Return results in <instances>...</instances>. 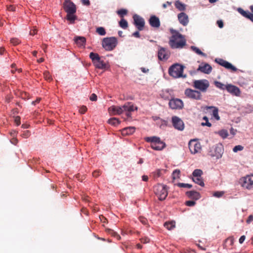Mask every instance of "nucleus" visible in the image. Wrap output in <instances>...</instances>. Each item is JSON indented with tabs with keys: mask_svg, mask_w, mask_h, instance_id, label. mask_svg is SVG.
Instances as JSON below:
<instances>
[{
	"mask_svg": "<svg viewBox=\"0 0 253 253\" xmlns=\"http://www.w3.org/2000/svg\"><path fill=\"white\" fill-rule=\"evenodd\" d=\"M137 110V107L134 106L131 102H127L122 107L113 105L108 108V111L111 115H120L123 112H126V115L127 118H130L131 116V113Z\"/></svg>",
	"mask_w": 253,
	"mask_h": 253,
	"instance_id": "1",
	"label": "nucleus"
},
{
	"mask_svg": "<svg viewBox=\"0 0 253 253\" xmlns=\"http://www.w3.org/2000/svg\"><path fill=\"white\" fill-rule=\"evenodd\" d=\"M172 35L169 38V45L171 48H182L186 43L185 37L176 31L171 32Z\"/></svg>",
	"mask_w": 253,
	"mask_h": 253,
	"instance_id": "2",
	"label": "nucleus"
},
{
	"mask_svg": "<svg viewBox=\"0 0 253 253\" xmlns=\"http://www.w3.org/2000/svg\"><path fill=\"white\" fill-rule=\"evenodd\" d=\"M63 8L67 13V19L74 22L76 19L74 14L76 12V6L71 0H65L63 3Z\"/></svg>",
	"mask_w": 253,
	"mask_h": 253,
	"instance_id": "3",
	"label": "nucleus"
},
{
	"mask_svg": "<svg viewBox=\"0 0 253 253\" xmlns=\"http://www.w3.org/2000/svg\"><path fill=\"white\" fill-rule=\"evenodd\" d=\"M89 57L95 68L99 69L106 70L109 68V65L106 63L99 56V54L94 52H90Z\"/></svg>",
	"mask_w": 253,
	"mask_h": 253,
	"instance_id": "4",
	"label": "nucleus"
},
{
	"mask_svg": "<svg viewBox=\"0 0 253 253\" xmlns=\"http://www.w3.org/2000/svg\"><path fill=\"white\" fill-rule=\"evenodd\" d=\"M145 140L146 142H151V147L155 150H162L166 146V143L161 141L159 137H147L145 138Z\"/></svg>",
	"mask_w": 253,
	"mask_h": 253,
	"instance_id": "5",
	"label": "nucleus"
},
{
	"mask_svg": "<svg viewBox=\"0 0 253 253\" xmlns=\"http://www.w3.org/2000/svg\"><path fill=\"white\" fill-rule=\"evenodd\" d=\"M184 66L179 64H175L172 65L169 70V73L170 76L174 78H186V75H183Z\"/></svg>",
	"mask_w": 253,
	"mask_h": 253,
	"instance_id": "6",
	"label": "nucleus"
},
{
	"mask_svg": "<svg viewBox=\"0 0 253 253\" xmlns=\"http://www.w3.org/2000/svg\"><path fill=\"white\" fill-rule=\"evenodd\" d=\"M154 192L161 201L165 200L168 196L166 186L158 184L154 187Z\"/></svg>",
	"mask_w": 253,
	"mask_h": 253,
	"instance_id": "7",
	"label": "nucleus"
},
{
	"mask_svg": "<svg viewBox=\"0 0 253 253\" xmlns=\"http://www.w3.org/2000/svg\"><path fill=\"white\" fill-rule=\"evenodd\" d=\"M117 44V40L115 37L104 38L102 42L103 47L108 51H111L114 49Z\"/></svg>",
	"mask_w": 253,
	"mask_h": 253,
	"instance_id": "8",
	"label": "nucleus"
},
{
	"mask_svg": "<svg viewBox=\"0 0 253 253\" xmlns=\"http://www.w3.org/2000/svg\"><path fill=\"white\" fill-rule=\"evenodd\" d=\"M209 85V82L206 80H195L193 82V86L202 92L206 91Z\"/></svg>",
	"mask_w": 253,
	"mask_h": 253,
	"instance_id": "9",
	"label": "nucleus"
},
{
	"mask_svg": "<svg viewBox=\"0 0 253 253\" xmlns=\"http://www.w3.org/2000/svg\"><path fill=\"white\" fill-rule=\"evenodd\" d=\"M184 93L187 97L192 99L200 100L202 97V95L200 91L190 88L186 89Z\"/></svg>",
	"mask_w": 253,
	"mask_h": 253,
	"instance_id": "10",
	"label": "nucleus"
},
{
	"mask_svg": "<svg viewBox=\"0 0 253 253\" xmlns=\"http://www.w3.org/2000/svg\"><path fill=\"white\" fill-rule=\"evenodd\" d=\"M188 146L192 154L198 153L201 149L200 143L195 140H190L189 142Z\"/></svg>",
	"mask_w": 253,
	"mask_h": 253,
	"instance_id": "11",
	"label": "nucleus"
},
{
	"mask_svg": "<svg viewBox=\"0 0 253 253\" xmlns=\"http://www.w3.org/2000/svg\"><path fill=\"white\" fill-rule=\"evenodd\" d=\"M134 24L139 31H142L144 27V19L140 16L135 14L133 16Z\"/></svg>",
	"mask_w": 253,
	"mask_h": 253,
	"instance_id": "12",
	"label": "nucleus"
},
{
	"mask_svg": "<svg viewBox=\"0 0 253 253\" xmlns=\"http://www.w3.org/2000/svg\"><path fill=\"white\" fill-rule=\"evenodd\" d=\"M215 61L220 65L225 67L227 69L230 70L233 72H236L237 70V69L235 66L223 59L216 58L215 59Z\"/></svg>",
	"mask_w": 253,
	"mask_h": 253,
	"instance_id": "13",
	"label": "nucleus"
},
{
	"mask_svg": "<svg viewBox=\"0 0 253 253\" xmlns=\"http://www.w3.org/2000/svg\"><path fill=\"white\" fill-rule=\"evenodd\" d=\"M169 106L172 109H181L183 107V103L181 99L174 98L169 100Z\"/></svg>",
	"mask_w": 253,
	"mask_h": 253,
	"instance_id": "14",
	"label": "nucleus"
},
{
	"mask_svg": "<svg viewBox=\"0 0 253 253\" xmlns=\"http://www.w3.org/2000/svg\"><path fill=\"white\" fill-rule=\"evenodd\" d=\"M172 123L174 127L179 130H182L184 128L183 121L178 117L174 116L172 118Z\"/></svg>",
	"mask_w": 253,
	"mask_h": 253,
	"instance_id": "15",
	"label": "nucleus"
},
{
	"mask_svg": "<svg viewBox=\"0 0 253 253\" xmlns=\"http://www.w3.org/2000/svg\"><path fill=\"white\" fill-rule=\"evenodd\" d=\"M226 90L233 96H240L241 91L239 88L231 84H227Z\"/></svg>",
	"mask_w": 253,
	"mask_h": 253,
	"instance_id": "16",
	"label": "nucleus"
},
{
	"mask_svg": "<svg viewBox=\"0 0 253 253\" xmlns=\"http://www.w3.org/2000/svg\"><path fill=\"white\" fill-rule=\"evenodd\" d=\"M242 183V187L248 189H251L253 188V183H252L249 175L242 177L240 179Z\"/></svg>",
	"mask_w": 253,
	"mask_h": 253,
	"instance_id": "17",
	"label": "nucleus"
},
{
	"mask_svg": "<svg viewBox=\"0 0 253 253\" xmlns=\"http://www.w3.org/2000/svg\"><path fill=\"white\" fill-rule=\"evenodd\" d=\"M179 23L184 26H186L189 22L188 15L184 12H181L177 16Z\"/></svg>",
	"mask_w": 253,
	"mask_h": 253,
	"instance_id": "18",
	"label": "nucleus"
},
{
	"mask_svg": "<svg viewBox=\"0 0 253 253\" xmlns=\"http://www.w3.org/2000/svg\"><path fill=\"white\" fill-rule=\"evenodd\" d=\"M158 56L161 60H167L169 56V54L165 48L161 47L158 51Z\"/></svg>",
	"mask_w": 253,
	"mask_h": 253,
	"instance_id": "19",
	"label": "nucleus"
},
{
	"mask_svg": "<svg viewBox=\"0 0 253 253\" xmlns=\"http://www.w3.org/2000/svg\"><path fill=\"white\" fill-rule=\"evenodd\" d=\"M212 70V68L211 65L208 63H205L204 64L200 65L198 68V71H200L202 73L209 74H210Z\"/></svg>",
	"mask_w": 253,
	"mask_h": 253,
	"instance_id": "20",
	"label": "nucleus"
},
{
	"mask_svg": "<svg viewBox=\"0 0 253 253\" xmlns=\"http://www.w3.org/2000/svg\"><path fill=\"white\" fill-rule=\"evenodd\" d=\"M150 25L154 28H159L160 26L159 18L155 15L151 16L149 20Z\"/></svg>",
	"mask_w": 253,
	"mask_h": 253,
	"instance_id": "21",
	"label": "nucleus"
},
{
	"mask_svg": "<svg viewBox=\"0 0 253 253\" xmlns=\"http://www.w3.org/2000/svg\"><path fill=\"white\" fill-rule=\"evenodd\" d=\"M214 152H212L210 151V155L212 157H216V158H219L221 156V154L222 153V149L221 145H216L214 147H213Z\"/></svg>",
	"mask_w": 253,
	"mask_h": 253,
	"instance_id": "22",
	"label": "nucleus"
},
{
	"mask_svg": "<svg viewBox=\"0 0 253 253\" xmlns=\"http://www.w3.org/2000/svg\"><path fill=\"white\" fill-rule=\"evenodd\" d=\"M237 10L243 16L250 19L253 22V13L248 11H245L242 8H238Z\"/></svg>",
	"mask_w": 253,
	"mask_h": 253,
	"instance_id": "23",
	"label": "nucleus"
},
{
	"mask_svg": "<svg viewBox=\"0 0 253 253\" xmlns=\"http://www.w3.org/2000/svg\"><path fill=\"white\" fill-rule=\"evenodd\" d=\"M186 194L189 198L195 199L196 200L200 198V193L195 191H187Z\"/></svg>",
	"mask_w": 253,
	"mask_h": 253,
	"instance_id": "24",
	"label": "nucleus"
},
{
	"mask_svg": "<svg viewBox=\"0 0 253 253\" xmlns=\"http://www.w3.org/2000/svg\"><path fill=\"white\" fill-rule=\"evenodd\" d=\"M135 131V127L129 126L123 128L122 130V133L123 135H130L133 134Z\"/></svg>",
	"mask_w": 253,
	"mask_h": 253,
	"instance_id": "25",
	"label": "nucleus"
},
{
	"mask_svg": "<svg viewBox=\"0 0 253 253\" xmlns=\"http://www.w3.org/2000/svg\"><path fill=\"white\" fill-rule=\"evenodd\" d=\"M74 41L77 45L81 46L85 44L86 39L84 37H76L75 38Z\"/></svg>",
	"mask_w": 253,
	"mask_h": 253,
	"instance_id": "26",
	"label": "nucleus"
},
{
	"mask_svg": "<svg viewBox=\"0 0 253 253\" xmlns=\"http://www.w3.org/2000/svg\"><path fill=\"white\" fill-rule=\"evenodd\" d=\"M207 109H211L212 110V116L217 121L220 120V117L218 115V108L213 106H209L207 107Z\"/></svg>",
	"mask_w": 253,
	"mask_h": 253,
	"instance_id": "27",
	"label": "nucleus"
},
{
	"mask_svg": "<svg viewBox=\"0 0 253 253\" xmlns=\"http://www.w3.org/2000/svg\"><path fill=\"white\" fill-rule=\"evenodd\" d=\"M164 226L169 230H172L175 227V222L174 221L166 222L164 223Z\"/></svg>",
	"mask_w": 253,
	"mask_h": 253,
	"instance_id": "28",
	"label": "nucleus"
},
{
	"mask_svg": "<svg viewBox=\"0 0 253 253\" xmlns=\"http://www.w3.org/2000/svg\"><path fill=\"white\" fill-rule=\"evenodd\" d=\"M175 6L180 11H184L185 9V5L179 0L175 2Z\"/></svg>",
	"mask_w": 253,
	"mask_h": 253,
	"instance_id": "29",
	"label": "nucleus"
},
{
	"mask_svg": "<svg viewBox=\"0 0 253 253\" xmlns=\"http://www.w3.org/2000/svg\"><path fill=\"white\" fill-rule=\"evenodd\" d=\"M106 231L108 233L110 234L111 236L117 238L118 240H120L121 239V236L114 230L111 229H106Z\"/></svg>",
	"mask_w": 253,
	"mask_h": 253,
	"instance_id": "30",
	"label": "nucleus"
},
{
	"mask_svg": "<svg viewBox=\"0 0 253 253\" xmlns=\"http://www.w3.org/2000/svg\"><path fill=\"white\" fill-rule=\"evenodd\" d=\"M215 86L220 89L225 90L227 89V84H224L218 81H215L214 82Z\"/></svg>",
	"mask_w": 253,
	"mask_h": 253,
	"instance_id": "31",
	"label": "nucleus"
},
{
	"mask_svg": "<svg viewBox=\"0 0 253 253\" xmlns=\"http://www.w3.org/2000/svg\"><path fill=\"white\" fill-rule=\"evenodd\" d=\"M191 48L194 52L196 53L197 54L200 55L204 57L206 56V54L203 52L199 48L195 46H191Z\"/></svg>",
	"mask_w": 253,
	"mask_h": 253,
	"instance_id": "32",
	"label": "nucleus"
},
{
	"mask_svg": "<svg viewBox=\"0 0 253 253\" xmlns=\"http://www.w3.org/2000/svg\"><path fill=\"white\" fill-rule=\"evenodd\" d=\"M108 123L112 126H116L119 125L120 123V122L118 119L116 118H112L108 120Z\"/></svg>",
	"mask_w": 253,
	"mask_h": 253,
	"instance_id": "33",
	"label": "nucleus"
},
{
	"mask_svg": "<svg viewBox=\"0 0 253 253\" xmlns=\"http://www.w3.org/2000/svg\"><path fill=\"white\" fill-rule=\"evenodd\" d=\"M180 171L179 169H175L172 173L173 181L180 178Z\"/></svg>",
	"mask_w": 253,
	"mask_h": 253,
	"instance_id": "34",
	"label": "nucleus"
},
{
	"mask_svg": "<svg viewBox=\"0 0 253 253\" xmlns=\"http://www.w3.org/2000/svg\"><path fill=\"white\" fill-rule=\"evenodd\" d=\"M119 26L124 29H126L128 27V23L126 20L124 18H122L120 21Z\"/></svg>",
	"mask_w": 253,
	"mask_h": 253,
	"instance_id": "35",
	"label": "nucleus"
},
{
	"mask_svg": "<svg viewBox=\"0 0 253 253\" xmlns=\"http://www.w3.org/2000/svg\"><path fill=\"white\" fill-rule=\"evenodd\" d=\"M193 181L201 186H204V183L201 177L193 178Z\"/></svg>",
	"mask_w": 253,
	"mask_h": 253,
	"instance_id": "36",
	"label": "nucleus"
},
{
	"mask_svg": "<svg viewBox=\"0 0 253 253\" xmlns=\"http://www.w3.org/2000/svg\"><path fill=\"white\" fill-rule=\"evenodd\" d=\"M202 173L203 171L202 170L200 169H196L194 170L192 174L194 177H201Z\"/></svg>",
	"mask_w": 253,
	"mask_h": 253,
	"instance_id": "37",
	"label": "nucleus"
},
{
	"mask_svg": "<svg viewBox=\"0 0 253 253\" xmlns=\"http://www.w3.org/2000/svg\"><path fill=\"white\" fill-rule=\"evenodd\" d=\"M117 13L118 15L120 16L122 18L124 15H126L127 13V10L125 9H121L117 11Z\"/></svg>",
	"mask_w": 253,
	"mask_h": 253,
	"instance_id": "38",
	"label": "nucleus"
},
{
	"mask_svg": "<svg viewBox=\"0 0 253 253\" xmlns=\"http://www.w3.org/2000/svg\"><path fill=\"white\" fill-rule=\"evenodd\" d=\"M218 133L223 138H225L228 135V132L226 130L222 129L219 131Z\"/></svg>",
	"mask_w": 253,
	"mask_h": 253,
	"instance_id": "39",
	"label": "nucleus"
},
{
	"mask_svg": "<svg viewBox=\"0 0 253 253\" xmlns=\"http://www.w3.org/2000/svg\"><path fill=\"white\" fill-rule=\"evenodd\" d=\"M96 32L101 36H104L106 34L105 29L101 27L96 29Z\"/></svg>",
	"mask_w": 253,
	"mask_h": 253,
	"instance_id": "40",
	"label": "nucleus"
},
{
	"mask_svg": "<svg viewBox=\"0 0 253 253\" xmlns=\"http://www.w3.org/2000/svg\"><path fill=\"white\" fill-rule=\"evenodd\" d=\"M43 77L46 80L48 81H50L52 79L51 76L50 75L49 72L48 71H45L43 73Z\"/></svg>",
	"mask_w": 253,
	"mask_h": 253,
	"instance_id": "41",
	"label": "nucleus"
},
{
	"mask_svg": "<svg viewBox=\"0 0 253 253\" xmlns=\"http://www.w3.org/2000/svg\"><path fill=\"white\" fill-rule=\"evenodd\" d=\"M177 185L178 187L182 188H191L192 187V185L191 184L183 183H178L177 184Z\"/></svg>",
	"mask_w": 253,
	"mask_h": 253,
	"instance_id": "42",
	"label": "nucleus"
},
{
	"mask_svg": "<svg viewBox=\"0 0 253 253\" xmlns=\"http://www.w3.org/2000/svg\"><path fill=\"white\" fill-rule=\"evenodd\" d=\"M203 119L204 120H205L206 121V122L205 123H202L201 124L202 126H208L209 127H211V124L210 123H209V119H208L207 117L204 116Z\"/></svg>",
	"mask_w": 253,
	"mask_h": 253,
	"instance_id": "43",
	"label": "nucleus"
},
{
	"mask_svg": "<svg viewBox=\"0 0 253 253\" xmlns=\"http://www.w3.org/2000/svg\"><path fill=\"white\" fill-rule=\"evenodd\" d=\"M233 243H234V239L233 238L231 237V238H227L226 241H225V246H227V244L229 245V246H232V245H233Z\"/></svg>",
	"mask_w": 253,
	"mask_h": 253,
	"instance_id": "44",
	"label": "nucleus"
},
{
	"mask_svg": "<svg viewBox=\"0 0 253 253\" xmlns=\"http://www.w3.org/2000/svg\"><path fill=\"white\" fill-rule=\"evenodd\" d=\"M162 175V170L157 169L156 171L154 172L153 175L155 178L160 177Z\"/></svg>",
	"mask_w": 253,
	"mask_h": 253,
	"instance_id": "45",
	"label": "nucleus"
},
{
	"mask_svg": "<svg viewBox=\"0 0 253 253\" xmlns=\"http://www.w3.org/2000/svg\"><path fill=\"white\" fill-rule=\"evenodd\" d=\"M223 194L224 192L223 191H216L213 194V196L217 198H220L222 197Z\"/></svg>",
	"mask_w": 253,
	"mask_h": 253,
	"instance_id": "46",
	"label": "nucleus"
},
{
	"mask_svg": "<svg viewBox=\"0 0 253 253\" xmlns=\"http://www.w3.org/2000/svg\"><path fill=\"white\" fill-rule=\"evenodd\" d=\"M10 42L14 45H16L20 42V40L17 38L11 39Z\"/></svg>",
	"mask_w": 253,
	"mask_h": 253,
	"instance_id": "47",
	"label": "nucleus"
},
{
	"mask_svg": "<svg viewBox=\"0 0 253 253\" xmlns=\"http://www.w3.org/2000/svg\"><path fill=\"white\" fill-rule=\"evenodd\" d=\"M244 147L241 145H236L233 149V151L234 152H237L238 151H242Z\"/></svg>",
	"mask_w": 253,
	"mask_h": 253,
	"instance_id": "48",
	"label": "nucleus"
},
{
	"mask_svg": "<svg viewBox=\"0 0 253 253\" xmlns=\"http://www.w3.org/2000/svg\"><path fill=\"white\" fill-rule=\"evenodd\" d=\"M87 111V108L85 106H82L79 109V112L81 114H84Z\"/></svg>",
	"mask_w": 253,
	"mask_h": 253,
	"instance_id": "49",
	"label": "nucleus"
},
{
	"mask_svg": "<svg viewBox=\"0 0 253 253\" xmlns=\"http://www.w3.org/2000/svg\"><path fill=\"white\" fill-rule=\"evenodd\" d=\"M185 204L189 207H192L196 204V202L194 201H187L186 202Z\"/></svg>",
	"mask_w": 253,
	"mask_h": 253,
	"instance_id": "50",
	"label": "nucleus"
},
{
	"mask_svg": "<svg viewBox=\"0 0 253 253\" xmlns=\"http://www.w3.org/2000/svg\"><path fill=\"white\" fill-rule=\"evenodd\" d=\"M139 220L144 225L147 224V220L146 218L143 217H139Z\"/></svg>",
	"mask_w": 253,
	"mask_h": 253,
	"instance_id": "51",
	"label": "nucleus"
},
{
	"mask_svg": "<svg viewBox=\"0 0 253 253\" xmlns=\"http://www.w3.org/2000/svg\"><path fill=\"white\" fill-rule=\"evenodd\" d=\"M15 6L12 5H9L7 6V9L8 10L10 11H15Z\"/></svg>",
	"mask_w": 253,
	"mask_h": 253,
	"instance_id": "52",
	"label": "nucleus"
},
{
	"mask_svg": "<svg viewBox=\"0 0 253 253\" xmlns=\"http://www.w3.org/2000/svg\"><path fill=\"white\" fill-rule=\"evenodd\" d=\"M97 99V95L94 94L92 93L90 96V100L93 101H96Z\"/></svg>",
	"mask_w": 253,
	"mask_h": 253,
	"instance_id": "53",
	"label": "nucleus"
},
{
	"mask_svg": "<svg viewBox=\"0 0 253 253\" xmlns=\"http://www.w3.org/2000/svg\"><path fill=\"white\" fill-rule=\"evenodd\" d=\"M140 240L141 243L144 244L149 243L150 241V239L147 237L142 238Z\"/></svg>",
	"mask_w": 253,
	"mask_h": 253,
	"instance_id": "54",
	"label": "nucleus"
},
{
	"mask_svg": "<svg viewBox=\"0 0 253 253\" xmlns=\"http://www.w3.org/2000/svg\"><path fill=\"white\" fill-rule=\"evenodd\" d=\"M14 122L17 126H19L20 124V117L19 116L16 117L14 120Z\"/></svg>",
	"mask_w": 253,
	"mask_h": 253,
	"instance_id": "55",
	"label": "nucleus"
},
{
	"mask_svg": "<svg viewBox=\"0 0 253 253\" xmlns=\"http://www.w3.org/2000/svg\"><path fill=\"white\" fill-rule=\"evenodd\" d=\"M100 174V171L99 170H95L92 172V175L94 177H98Z\"/></svg>",
	"mask_w": 253,
	"mask_h": 253,
	"instance_id": "56",
	"label": "nucleus"
},
{
	"mask_svg": "<svg viewBox=\"0 0 253 253\" xmlns=\"http://www.w3.org/2000/svg\"><path fill=\"white\" fill-rule=\"evenodd\" d=\"M217 24L220 28H222L223 27V22L222 20H217Z\"/></svg>",
	"mask_w": 253,
	"mask_h": 253,
	"instance_id": "57",
	"label": "nucleus"
},
{
	"mask_svg": "<svg viewBox=\"0 0 253 253\" xmlns=\"http://www.w3.org/2000/svg\"><path fill=\"white\" fill-rule=\"evenodd\" d=\"M253 221V215H250L249 216L248 219H247L246 222L247 223H250V222H251Z\"/></svg>",
	"mask_w": 253,
	"mask_h": 253,
	"instance_id": "58",
	"label": "nucleus"
},
{
	"mask_svg": "<svg viewBox=\"0 0 253 253\" xmlns=\"http://www.w3.org/2000/svg\"><path fill=\"white\" fill-rule=\"evenodd\" d=\"M81 0L84 5L88 6L90 4L89 0Z\"/></svg>",
	"mask_w": 253,
	"mask_h": 253,
	"instance_id": "59",
	"label": "nucleus"
},
{
	"mask_svg": "<svg viewBox=\"0 0 253 253\" xmlns=\"http://www.w3.org/2000/svg\"><path fill=\"white\" fill-rule=\"evenodd\" d=\"M30 135V133L29 131H26L22 134V136L24 137H28Z\"/></svg>",
	"mask_w": 253,
	"mask_h": 253,
	"instance_id": "60",
	"label": "nucleus"
},
{
	"mask_svg": "<svg viewBox=\"0 0 253 253\" xmlns=\"http://www.w3.org/2000/svg\"><path fill=\"white\" fill-rule=\"evenodd\" d=\"M246 239V237L245 235H243L242 236L240 239H239V242L240 244H242L243 243V242H244L245 240Z\"/></svg>",
	"mask_w": 253,
	"mask_h": 253,
	"instance_id": "61",
	"label": "nucleus"
},
{
	"mask_svg": "<svg viewBox=\"0 0 253 253\" xmlns=\"http://www.w3.org/2000/svg\"><path fill=\"white\" fill-rule=\"evenodd\" d=\"M37 32V30L36 28L32 30L30 32V34L31 35H35Z\"/></svg>",
	"mask_w": 253,
	"mask_h": 253,
	"instance_id": "62",
	"label": "nucleus"
},
{
	"mask_svg": "<svg viewBox=\"0 0 253 253\" xmlns=\"http://www.w3.org/2000/svg\"><path fill=\"white\" fill-rule=\"evenodd\" d=\"M133 36L136 38H139L140 37V34L138 31H136L132 34Z\"/></svg>",
	"mask_w": 253,
	"mask_h": 253,
	"instance_id": "63",
	"label": "nucleus"
},
{
	"mask_svg": "<svg viewBox=\"0 0 253 253\" xmlns=\"http://www.w3.org/2000/svg\"><path fill=\"white\" fill-rule=\"evenodd\" d=\"M41 100V98H38L35 101H33L32 103L33 105H36L37 103H39L40 102Z\"/></svg>",
	"mask_w": 253,
	"mask_h": 253,
	"instance_id": "64",
	"label": "nucleus"
}]
</instances>
